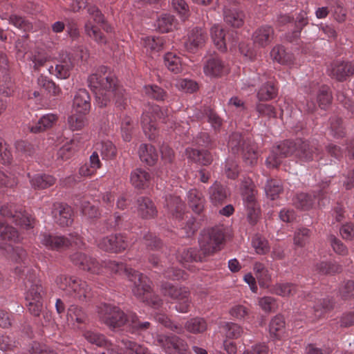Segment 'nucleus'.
Listing matches in <instances>:
<instances>
[{"label":"nucleus","instance_id":"f257e3e1","mask_svg":"<svg viewBox=\"0 0 354 354\" xmlns=\"http://www.w3.org/2000/svg\"><path fill=\"white\" fill-rule=\"evenodd\" d=\"M88 86L95 95L97 104L100 107L106 106L111 100L118 106L127 103L124 90L117 85L115 77L106 73H95L88 79Z\"/></svg>","mask_w":354,"mask_h":354},{"label":"nucleus","instance_id":"f03ea898","mask_svg":"<svg viewBox=\"0 0 354 354\" xmlns=\"http://www.w3.org/2000/svg\"><path fill=\"white\" fill-rule=\"evenodd\" d=\"M105 266L111 272L120 273L124 272L129 280L132 282V292L133 295L143 301L152 304L153 306L158 305L156 300H153L151 297L152 295L150 292V281L147 277L142 274L133 270L131 268H127L122 263H118L115 261H109L106 263Z\"/></svg>","mask_w":354,"mask_h":354},{"label":"nucleus","instance_id":"7ed1b4c3","mask_svg":"<svg viewBox=\"0 0 354 354\" xmlns=\"http://www.w3.org/2000/svg\"><path fill=\"white\" fill-rule=\"evenodd\" d=\"M294 153L301 162H308L313 159V147L306 141H299L294 144L290 141H286L278 145L276 149L270 154L266 164L269 167H277L283 157Z\"/></svg>","mask_w":354,"mask_h":354},{"label":"nucleus","instance_id":"20e7f679","mask_svg":"<svg viewBox=\"0 0 354 354\" xmlns=\"http://www.w3.org/2000/svg\"><path fill=\"white\" fill-rule=\"evenodd\" d=\"M98 315L100 320L111 328L120 327L127 324L133 329H142L149 325L147 322L140 323L135 315H131L127 319L118 307L107 304L99 307Z\"/></svg>","mask_w":354,"mask_h":354},{"label":"nucleus","instance_id":"39448f33","mask_svg":"<svg viewBox=\"0 0 354 354\" xmlns=\"http://www.w3.org/2000/svg\"><path fill=\"white\" fill-rule=\"evenodd\" d=\"M57 287L77 299L83 300L89 295V288L85 281L80 279L60 275L55 280Z\"/></svg>","mask_w":354,"mask_h":354},{"label":"nucleus","instance_id":"423d86ee","mask_svg":"<svg viewBox=\"0 0 354 354\" xmlns=\"http://www.w3.org/2000/svg\"><path fill=\"white\" fill-rule=\"evenodd\" d=\"M39 240L43 245L51 250L65 248L73 244L80 246L82 243L81 237L77 233L71 234L70 239L44 233L40 234Z\"/></svg>","mask_w":354,"mask_h":354},{"label":"nucleus","instance_id":"0eeeda50","mask_svg":"<svg viewBox=\"0 0 354 354\" xmlns=\"http://www.w3.org/2000/svg\"><path fill=\"white\" fill-rule=\"evenodd\" d=\"M223 241V234L220 230L205 232L200 239L201 250L205 256L212 254L221 250Z\"/></svg>","mask_w":354,"mask_h":354},{"label":"nucleus","instance_id":"6e6552de","mask_svg":"<svg viewBox=\"0 0 354 354\" xmlns=\"http://www.w3.org/2000/svg\"><path fill=\"white\" fill-rule=\"evenodd\" d=\"M245 189L242 192L243 199L248 210V219L251 223L257 221L259 210V207L255 203L254 191L250 180H248L242 185Z\"/></svg>","mask_w":354,"mask_h":354},{"label":"nucleus","instance_id":"1a4fd4ad","mask_svg":"<svg viewBox=\"0 0 354 354\" xmlns=\"http://www.w3.org/2000/svg\"><path fill=\"white\" fill-rule=\"evenodd\" d=\"M162 290L165 295L178 299L176 308L178 312L186 313L188 310L189 300L186 288H178L170 283H166L162 286Z\"/></svg>","mask_w":354,"mask_h":354},{"label":"nucleus","instance_id":"9d476101","mask_svg":"<svg viewBox=\"0 0 354 354\" xmlns=\"http://www.w3.org/2000/svg\"><path fill=\"white\" fill-rule=\"evenodd\" d=\"M150 109L151 110L145 111L143 113L141 119V123L145 135L149 139H153L157 134V129L153 120L155 117L153 115L161 118L167 115V113L166 111L160 110L158 106H153Z\"/></svg>","mask_w":354,"mask_h":354},{"label":"nucleus","instance_id":"9b49d317","mask_svg":"<svg viewBox=\"0 0 354 354\" xmlns=\"http://www.w3.org/2000/svg\"><path fill=\"white\" fill-rule=\"evenodd\" d=\"M153 343L162 347L170 354H183L187 349V344L176 337L158 335Z\"/></svg>","mask_w":354,"mask_h":354},{"label":"nucleus","instance_id":"f8f14e48","mask_svg":"<svg viewBox=\"0 0 354 354\" xmlns=\"http://www.w3.org/2000/svg\"><path fill=\"white\" fill-rule=\"evenodd\" d=\"M14 207L11 205L2 206L0 209V214L3 216H10L13 218L14 221L21 227L28 229L33 227L34 218L26 211H15L13 214L12 210Z\"/></svg>","mask_w":354,"mask_h":354},{"label":"nucleus","instance_id":"ddd939ff","mask_svg":"<svg viewBox=\"0 0 354 354\" xmlns=\"http://www.w3.org/2000/svg\"><path fill=\"white\" fill-rule=\"evenodd\" d=\"M97 245L104 250L118 252L129 246V241L122 234H115L100 239Z\"/></svg>","mask_w":354,"mask_h":354},{"label":"nucleus","instance_id":"4468645a","mask_svg":"<svg viewBox=\"0 0 354 354\" xmlns=\"http://www.w3.org/2000/svg\"><path fill=\"white\" fill-rule=\"evenodd\" d=\"M206 39L207 35L203 29L194 28L187 34L185 47L188 51L194 53L204 45Z\"/></svg>","mask_w":354,"mask_h":354},{"label":"nucleus","instance_id":"2eb2a0df","mask_svg":"<svg viewBox=\"0 0 354 354\" xmlns=\"http://www.w3.org/2000/svg\"><path fill=\"white\" fill-rule=\"evenodd\" d=\"M52 214L55 221L61 226H68L73 222V211L67 205L62 203L54 205Z\"/></svg>","mask_w":354,"mask_h":354},{"label":"nucleus","instance_id":"dca6fc26","mask_svg":"<svg viewBox=\"0 0 354 354\" xmlns=\"http://www.w3.org/2000/svg\"><path fill=\"white\" fill-rule=\"evenodd\" d=\"M329 75L342 81L354 73V65L350 62H335L328 68Z\"/></svg>","mask_w":354,"mask_h":354},{"label":"nucleus","instance_id":"f3484780","mask_svg":"<svg viewBox=\"0 0 354 354\" xmlns=\"http://www.w3.org/2000/svg\"><path fill=\"white\" fill-rule=\"evenodd\" d=\"M71 261L76 265L80 266L83 270H88L92 273L98 274L102 272L101 267L95 259L88 257L81 252H76L71 257Z\"/></svg>","mask_w":354,"mask_h":354},{"label":"nucleus","instance_id":"a211bd4d","mask_svg":"<svg viewBox=\"0 0 354 354\" xmlns=\"http://www.w3.org/2000/svg\"><path fill=\"white\" fill-rule=\"evenodd\" d=\"M91 107L90 97L85 89H80L75 95L73 102V111L80 114H86Z\"/></svg>","mask_w":354,"mask_h":354},{"label":"nucleus","instance_id":"6ab92c4d","mask_svg":"<svg viewBox=\"0 0 354 354\" xmlns=\"http://www.w3.org/2000/svg\"><path fill=\"white\" fill-rule=\"evenodd\" d=\"M203 70L207 76L215 77L222 75L225 71V67L218 57L213 56L207 60Z\"/></svg>","mask_w":354,"mask_h":354},{"label":"nucleus","instance_id":"aec40b11","mask_svg":"<svg viewBox=\"0 0 354 354\" xmlns=\"http://www.w3.org/2000/svg\"><path fill=\"white\" fill-rule=\"evenodd\" d=\"M274 30L271 26H263L258 28L253 34L254 43L261 47L268 45L273 39Z\"/></svg>","mask_w":354,"mask_h":354},{"label":"nucleus","instance_id":"412c9836","mask_svg":"<svg viewBox=\"0 0 354 354\" xmlns=\"http://www.w3.org/2000/svg\"><path fill=\"white\" fill-rule=\"evenodd\" d=\"M271 59L281 64H291L294 61V56L290 52H287L283 46L277 45L270 51Z\"/></svg>","mask_w":354,"mask_h":354},{"label":"nucleus","instance_id":"4be33fe9","mask_svg":"<svg viewBox=\"0 0 354 354\" xmlns=\"http://www.w3.org/2000/svg\"><path fill=\"white\" fill-rule=\"evenodd\" d=\"M58 120L57 115L55 113H47L41 116L35 124L30 128L33 133H39L48 129L54 126Z\"/></svg>","mask_w":354,"mask_h":354},{"label":"nucleus","instance_id":"5701e85b","mask_svg":"<svg viewBox=\"0 0 354 354\" xmlns=\"http://www.w3.org/2000/svg\"><path fill=\"white\" fill-rule=\"evenodd\" d=\"M138 153L140 160L149 165H154L158 158L155 147L149 144H142L140 146Z\"/></svg>","mask_w":354,"mask_h":354},{"label":"nucleus","instance_id":"b1692460","mask_svg":"<svg viewBox=\"0 0 354 354\" xmlns=\"http://www.w3.org/2000/svg\"><path fill=\"white\" fill-rule=\"evenodd\" d=\"M286 332L284 319L277 315L272 319L269 325V333L272 338L279 339L284 336Z\"/></svg>","mask_w":354,"mask_h":354},{"label":"nucleus","instance_id":"393cba45","mask_svg":"<svg viewBox=\"0 0 354 354\" xmlns=\"http://www.w3.org/2000/svg\"><path fill=\"white\" fill-rule=\"evenodd\" d=\"M130 180L131 184L136 188L143 189L148 185L150 176L146 171L137 169L131 172Z\"/></svg>","mask_w":354,"mask_h":354},{"label":"nucleus","instance_id":"a878e982","mask_svg":"<svg viewBox=\"0 0 354 354\" xmlns=\"http://www.w3.org/2000/svg\"><path fill=\"white\" fill-rule=\"evenodd\" d=\"M138 214L142 218H151L156 214V209L152 201L148 198H140L138 200Z\"/></svg>","mask_w":354,"mask_h":354},{"label":"nucleus","instance_id":"bb28decb","mask_svg":"<svg viewBox=\"0 0 354 354\" xmlns=\"http://www.w3.org/2000/svg\"><path fill=\"white\" fill-rule=\"evenodd\" d=\"M166 207L173 216L176 218H183L184 205L178 196L166 197Z\"/></svg>","mask_w":354,"mask_h":354},{"label":"nucleus","instance_id":"cd10ccee","mask_svg":"<svg viewBox=\"0 0 354 354\" xmlns=\"http://www.w3.org/2000/svg\"><path fill=\"white\" fill-rule=\"evenodd\" d=\"M243 13L236 8H227L224 10V20L232 27H240L243 23Z\"/></svg>","mask_w":354,"mask_h":354},{"label":"nucleus","instance_id":"c85d7f7f","mask_svg":"<svg viewBox=\"0 0 354 354\" xmlns=\"http://www.w3.org/2000/svg\"><path fill=\"white\" fill-rule=\"evenodd\" d=\"M86 319V314L82 308L74 305L68 308L67 312V322L68 324L76 326V325L84 323Z\"/></svg>","mask_w":354,"mask_h":354},{"label":"nucleus","instance_id":"c756f323","mask_svg":"<svg viewBox=\"0 0 354 354\" xmlns=\"http://www.w3.org/2000/svg\"><path fill=\"white\" fill-rule=\"evenodd\" d=\"M186 155L189 159L202 165H208L212 161L210 153L204 150L188 148L186 149Z\"/></svg>","mask_w":354,"mask_h":354},{"label":"nucleus","instance_id":"7c9ffc66","mask_svg":"<svg viewBox=\"0 0 354 354\" xmlns=\"http://www.w3.org/2000/svg\"><path fill=\"white\" fill-rule=\"evenodd\" d=\"M296 290L297 287L295 284L286 282L275 284L270 292L283 297H289L296 292Z\"/></svg>","mask_w":354,"mask_h":354},{"label":"nucleus","instance_id":"2f4dec72","mask_svg":"<svg viewBox=\"0 0 354 354\" xmlns=\"http://www.w3.org/2000/svg\"><path fill=\"white\" fill-rule=\"evenodd\" d=\"M210 35L214 45L221 51L226 49L225 35L219 24H214L210 29Z\"/></svg>","mask_w":354,"mask_h":354},{"label":"nucleus","instance_id":"473e14b6","mask_svg":"<svg viewBox=\"0 0 354 354\" xmlns=\"http://www.w3.org/2000/svg\"><path fill=\"white\" fill-rule=\"evenodd\" d=\"M187 198L193 211L200 213L203 209L204 204L202 194L196 189H191L188 192Z\"/></svg>","mask_w":354,"mask_h":354},{"label":"nucleus","instance_id":"72a5a7b5","mask_svg":"<svg viewBox=\"0 0 354 354\" xmlns=\"http://www.w3.org/2000/svg\"><path fill=\"white\" fill-rule=\"evenodd\" d=\"M165 66L174 73L182 71V62L180 57L174 53H167L164 57Z\"/></svg>","mask_w":354,"mask_h":354},{"label":"nucleus","instance_id":"f704fd0d","mask_svg":"<svg viewBox=\"0 0 354 354\" xmlns=\"http://www.w3.org/2000/svg\"><path fill=\"white\" fill-rule=\"evenodd\" d=\"M95 150L100 153L102 158L109 159L115 156L116 150L115 147L111 141H102L98 142L95 146Z\"/></svg>","mask_w":354,"mask_h":354},{"label":"nucleus","instance_id":"c9c22d12","mask_svg":"<svg viewBox=\"0 0 354 354\" xmlns=\"http://www.w3.org/2000/svg\"><path fill=\"white\" fill-rule=\"evenodd\" d=\"M55 178L50 175L37 174L30 179L32 187L38 189H45L55 183Z\"/></svg>","mask_w":354,"mask_h":354},{"label":"nucleus","instance_id":"e433bc0d","mask_svg":"<svg viewBox=\"0 0 354 354\" xmlns=\"http://www.w3.org/2000/svg\"><path fill=\"white\" fill-rule=\"evenodd\" d=\"M142 45L147 52H158L163 46L162 37H146L142 39Z\"/></svg>","mask_w":354,"mask_h":354},{"label":"nucleus","instance_id":"4c0bfd02","mask_svg":"<svg viewBox=\"0 0 354 354\" xmlns=\"http://www.w3.org/2000/svg\"><path fill=\"white\" fill-rule=\"evenodd\" d=\"M87 12L91 18L106 32L111 30L109 25L104 23V16L99 10V9L94 5H88Z\"/></svg>","mask_w":354,"mask_h":354},{"label":"nucleus","instance_id":"58836bf2","mask_svg":"<svg viewBox=\"0 0 354 354\" xmlns=\"http://www.w3.org/2000/svg\"><path fill=\"white\" fill-rule=\"evenodd\" d=\"M156 28L162 32H167L174 27V21L173 16L169 14H162L157 19L156 24Z\"/></svg>","mask_w":354,"mask_h":354},{"label":"nucleus","instance_id":"ea45409f","mask_svg":"<svg viewBox=\"0 0 354 354\" xmlns=\"http://www.w3.org/2000/svg\"><path fill=\"white\" fill-rule=\"evenodd\" d=\"M220 327L225 333L226 337L230 339H236L243 333L242 328L235 323L224 322L221 323Z\"/></svg>","mask_w":354,"mask_h":354},{"label":"nucleus","instance_id":"a19ab883","mask_svg":"<svg viewBox=\"0 0 354 354\" xmlns=\"http://www.w3.org/2000/svg\"><path fill=\"white\" fill-rule=\"evenodd\" d=\"M86 114L76 113L73 111V114L68 118V125L72 131H78L82 129L86 124Z\"/></svg>","mask_w":354,"mask_h":354},{"label":"nucleus","instance_id":"79ce46f5","mask_svg":"<svg viewBox=\"0 0 354 354\" xmlns=\"http://www.w3.org/2000/svg\"><path fill=\"white\" fill-rule=\"evenodd\" d=\"M277 94V89L272 81L268 83L259 90L257 93V97L259 100H269L272 99Z\"/></svg>","mask_w":354,"mask_h":354},{"label":"nucleus","instance_id":"37998d69","mask_svg":"<svg viewBox=\"0 0 354 354\" xmlns=\"http://www.w3.org/2000/svg\"><path fill=\"white\" fill-rule=\"evenodd\" d=\"M209 195L212 202L216 204L226 198L227 192L223 186L214 184L210 187Z\"/></svg>","mask_w":354,"mask_h":354},{"label":"nucleus","instance_id":"c03bdc74","mask_svg":"<svg viewBox=\"0 0 354 354\" xmlns=\"http://www.w3.org/2000/svg\"><path fill=\"white\" fill-rule=\"evenodd\" d=\"M258 305L265 313H271L277 308V299L270 296H264L258 299Z\"/></svg>","mask_w":354,"mask_h":354},{"label":"nucleus","instance_id":"a18cd8bd","mask_svg":"<svg viewBox=\"0 0 354 354\" xmlns=\"http://www.w3.org/2000/svg\"><path fill=\"white\" fill-rule=\"evenodd\" d=\"M293 203L297 208L308 209L312 207L313 199L311 196L305 193H301L295 196Z\"/></svg>","mask_w":354,"mask_h":354},{"label":"nucleus","instance_id":"49530a36","mask_svg":"<svg viewBox=\"0 0 354 354\" xmlns=\"http://www.w3.org/2000/svg\"><path fill=\"white\" fill-rule=\"evenodd\" d=\"M185 328L191 333H202L207 329V324L203 319L193 318L186 323Z\"/></svg>","mask_w":354,"mask_h":354},{"label":"nucleus","instance_id":"de8ad7c7","mask_svg":"<svg viewBox=\"0 0 354 354\" xmlns=\"http://www.w3.org/2000/svg\"><path fill=\"white\" fill-rule=\"evenodd\" d=\"M0 238L3 240H9L17 242L20 240V236L17 230L12 227L4 226L3 223L0 221Z\"/></svg>","mask_w":354,"mask_h":354},{"label":"nucleus","instance_id":"09e8293b","mask_svg":"<svg viewBox=\"0 0 354 354\" xmlns=\"http://www.w3.org/2000/svg\"><path fill=\"white\" fill-rule=\"evenodd\" d=\"M85 32L88 36L93 39L96 42L99 44L105 43V39L102 33L100 32L99 28L97 26L93 25L91 21L86 23Z\"/></svg>","mask_w":354,"mask_h":354},{"label":"nucleus","instance_id":"8fccbe9b","mask_svg":"<svg viewBox=\"0 0 354 354\" xmlns=\"http://www.w3.org/2000/svg\"><path fill=\"white\" fill-rule=\"evenodd\" d=\"M281 190L280 182L274 180H268L265 187L266 195L271 200H274Z\"/></svg>","mask_w":354,"mask_h":354},{"label":"nucleus","instance_id":"3c124183","mask_svg":"<svg viewBox=\"0 0 354 354\" xmlns=\"http://www.w3.org/2000/svg\"><path fill=\"white\" fill-rule=\"evenodd\" d=\"M72 68V63L70 59L64 60L57 64L54 68L55 75L60 79H66L70 75Z\"/></svg>","mask_w":354,"mask_h":354},{"label":"nucleus","instance_id":"603ef678","mask_svg":"<svg viewBox=\"0 0 354 354\" xmlns=\"http://www.w3.org/2000/svg\"><path fill=\"white\" fill-rule=\"evenodd\" d=\"M42 292L43 289L40 285L32 284L26 292V299L31 302L42 301Z\"/></svg>","mask_w":354,"mask_h":354},{"label":"nucleus","instance_id":"864d4df0","mask_svg":"<svg viewBox=\"0 0 354 354\" xmlns=\"http://www.w3.org/2000/svg\"><path fill=\"white\" fill-rule=\"evenodd\" d=\"M143 92L146 95L157 100H162L165 95V93L161 88L153 85L145 86Z\"/></svg>","mask_w":354,"mask_h":354},{"label":"nucleus","instance_id":"5fc2aeb1","mask_svg":"<svg viewBox=\"0 0 354 354\" xmlns=\"http://www.w3.org/2000/svg\"><path fill=\"white\" fill-rule=\"evenodd\" d=\"M317 103L322 109H325L330 103L331 94L327 86H322L317 96Z\"/></svg>","mask_w":354,"mask_h":354},{"label":"nucleus","instance_id":"6e6d98bb","mask_svg":"<svg viewBox=\"0 0 354 354\" xmlns=\"http://www.w3.org/2000/svg\"><path fill=\"white\" fill-rule=\"evenodd\" d=\"M176 86L178 90L187 93L194 92L198 88L197 84L195 82L188 79L177 80Z\"/></svg>","mask_w":354,"mask_h":354},{"label":"nucleus","instance_id":"4d7b16f0","mask_svg":"<svg viewBox=\"0 0 354 354\" xmlns=\"http://www.w3.org/2000/svg\"><path fill=\"white\" fill-rule=\"evenodd\" d=\"M121 344L120 346L121 348H126L135 354H147V351L145 348L130 340L123 339L121 342Z\"/></svg>","mask_w":354,"mask_h":354},{"label":"nucleus","instance_id":"13d9d810","mask_svg":"<svg viewBox=\"0 0 354 354\" xmlns=\"http://www.w3.org/2000/svg\"><path fill=\"white\" fill-rule=\"evenodd\" d=\"M252 244L256 252L258 254H264L268 251L267 241L260 236L257 235L254 236Z\"/></svg>","mask_w":354,"mask_h":354},{"label":"nucleus","instance_id":"bf43d9fd","mask_svg":"<svg viewBox=\"0 0 354 354\" xmlns=\"http://www.w3.org/2000/svg\"><path fill=\"white\" fill-rule=\"evenodd\" d=\"M309 236V230L306 228L299 229L296 232L294 237V243L296 245L303 246L307 242Z\"/></svg>","mask_w":354,"mask_h":354},{"label":"nucleus","instance_id":"052dcab7","mask_svg":"<svg viewBox=\"0 0 354 354\" xmlns=\"http://www.w3.org/2000/svg\"><path fill=\"white\" fill-rule=\"evenodd\" d=\"M3 249L10 254V257L17 261L25 255V252L19 247L14 248L12 245H7Z\"/></svg>","mask_w":354,"mask_h":354},{"label":"nucleus","instance_id":"680f3d73","mask_svg":"<svg viewBox=\"0 0 354 354\" xmlns=\"http://www.w3.org/2000/svg\"><path fill=\"white\" fill-rule=\"evenodd\" d=\"M84 337L91 344H94L100 346L104 344V337L100 334L92 331H87L85 333Z\"/></svg>","mask_w":354,"mask_h":354},{"label":"nucleus","instance_id":"e2e57ef3","mask_svg":"<svg viewBox=\"0 0 354 354\" xmlns=\"http://www.w3.org/2000/svg\"><path fill=\"white\" fill-rule=\"evenodd\" d=\"M172 6L182 18L185 19L187 17V5L184 0H173Z\"/></svg>","mask_w":354,"mask_h":354},{"label":"nucleus","instance_id":"0e129e2a","mask_svg":"<svg viewBox=\"0 0 354 354\" xmlns=\"http://www.w3.org/2000/svg\"><path fill=\"white\" fill-rule=\"evenodd\" d=\"M80 208L82 214L88 217L93 218L97 215V209L94 205H91L88 201L82 202Z\"/></svg>","mask_w":354,"mask_h":354},{"label":"nucleus","instance_id":"69168bd1","mask_svg":"<svg viewBox=\"0 0 354 354\" xmlns=\"http://www.w3.org/2000/svg\"><path fill=\"white\" fill-rule=\"evenodd\" d=\"M257 110L259 114L269 118L274 117L276 115L274 108L270 104H259L257 106Z\"/></svg>","mask_w":354,"mask_h":354},{"label":"nucleus","instance_id":"338daca9","mask_svg":"<svg viewBox=\"0 0 354 354\" xmlns=\"http://www.w3.org/2000/svg\"><path fill=\"white\" fill-rule=\"evenodd\" d=\"M30 59L35 68L43 66L46 62V56L40 52H35L34 53H31L30 55Z\"/></svg>","mask_w":354,"mask_h":354},{"label":"nucleus","instance_id":"774afa93","mask_svg":"<svg viewBox=\"0 0 354 354\" xmlns=\"http://www.w3.org/2000/svg\"><path fill=\"white\" fill-rule=\"evenodd\" d=\"M243 158L246 164L252 165L257 161V154L254 147L243 150Z\"/></svg>","mask_w":354,"mask_h":354}]
</instances>
